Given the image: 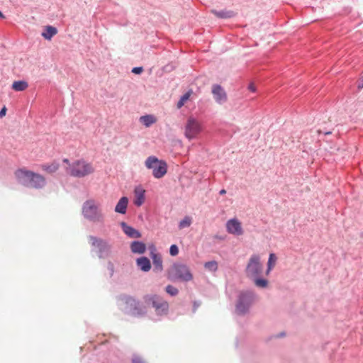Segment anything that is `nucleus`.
<instances>
[{
    "label": "nucleus",
    "mask_w": 363,
    "mask_h": 363,
    "mask_svg": "<svg viewBox=\"0 0 363 363\" xmlns=\"http://www.w3.org/2000/svg\"><path fill=\"white\" fill-rule=\"evenodd\" d=\"M82 214L90 221L103 223L104 215L94 200L86 201L82 206Z\"/></svg>",
    "instance_id": "nucleus-1"
},
{
    "label": "nucleus",
    "mask_w": 363,
    "mask_h": 363,
    "mask_svg": "<svg viewBox=\"0 0 363 363\" xmlns=\"http://www.w3.org/2000/svg\"><path fill=\"white\" fill-rule=\"evenodd\" d=\"M94 172L91 164L84 160H77L69 164L67 172L74 177L82 178Z\"/></svg>",
    "instance_id": "nucleus-2"
},
{
    "label": "nucleus",
    "mask_w": 363,
    "mask_h": 363,
    "mask_svg": "<svg viewBox=\"0 0 363 363\" xmlns=\"http://www.w3.org/2000/svg\"><path fill=\"white\" fill-rule=\"evenodd\" d=\"M120 298L125 304V309L132 315L142 316L147 313V311L145 310V307H143V305L133 297L123 295Z\"/></svg>",
    "instance_id": "nucleus-3"
},
{
    "label": "nucleus",
    "mask_w": 363,
    "mask_h": 363,
    "mask_svg": "<svg viewBox=\"0 0 363 363\" xmlns=\"http://www.w3.org/2000/svg\"><path fill=\"white\" fill-rule=\"evenodd\" d=\"M169 273L172 277L185 281H191L193 279V276L189 267L182 263L173 264L170 269Z\"/></svg>",
    "instance_id": "nucleus-4"
},
{
    "label": "nucleus",
    "mask_w": 363,
    "mask_h": 363,
    "mask_svg": "<svg viewBox=\"0 0 363 363\" xmlns=\"http://www.w3.org/2000/svg\"><path fill=\"white\" fill-rule=\"evenodd\" d=\"M89 240L92 247L98 249L97 254L99 258H105L111 253V245L104 240L93 236H89Z\"/></svg>",
    "instance_id": "nucleus-5"
},
{
    "label": "nucleus",
    "mask_w": 363,
    "mask_h": 363,
    "mask_svg": "<svg viewBox=\"0 0 363 363\" xmlns=\"http://www.w3.org/2000/svg\"><path fill=\"white\" fill-rule=\"evenodd\" d=\"M245 272L247 276L250 278H257L261 274L262 266L259 255H253L250 257Z\"/></svg>",
    "instance_id": "nucleus-6"
},
{
    "label": "nucleus",
    "mask_w": 363,
    "mask_h": 363,
    "mask_svg": "<svg viewBox=\"0 0 363 363\" xmlns=\"http://www.w3.org/2000/svg\"><path fill=\"white\" fill-rule=\"evenodd\" d=\"M254 295L251 292L242 293L236 306V311L238 314H244L248 310L252 303Z\"/></svg>",
    "instance_id": "nucleus-7"
},
{
    "label": "nucleus",
    "mask_w": 363,
    "mask_h": 363,
    "mask_svg": "<svg viewBox=\"0 0 363 363\" xmlns=\"http://www.w3.org/2000/svg\"><path fill=\"white\" fill-rule=\"evenodd\" d=\"M201 131V126L200 123L192 117L189 118L185 126V136L191 140L196 138Z\"/></svg>",
    "instance_id": "nucleus-8"
},
{
    "label": "nucleus",
    "mask_w": 363,
    "mask_h": 363,
    "mask_svg": "<svg viewBox=\"0 0 363 363\" xmlns=\"http://www.w3.org/2000/svg\"><path fill=\"white\" fill-rule=\"evenodd\" d=\"M34 173V172L28 170L26 168H18L14 172V176L19 184L28 187L30 178Z\"/></svg>",
    "instance_id": "nucleus-9"
},
{
    "label": "nucleus",
    "mask_w": 363,
    "mask_h": 363,
    "mask_svg": "<svg viewBox=\"0 0 363 363\" xmlns=\"http://www.w3.org/2000/svg\"><path fill=\"white\" fill-rule=\"evenodd\" d=\"M46 183V179L44 176L35 172L34 174L30 178L28 187L35 189H41L45 186Z\"/></svg>",
    "instance_id": "nucleus-10"
},
{
    "label": "nucleus",
    "mask_w": 363,
    "mask_h": 363,
    "mask_svg": "<svg viewBox=\"0 0 363 363\" xmlns=\"http://www.w3.org/2000/svg\"><path fill=\"white\" fill-rule=\"evenodd\" d=\"M226 229L230 234L235 235H241L243 234L241 223L237 218L228 220L226 223Z\"/></svg>",
    "instance_id": "nucleus-11"
},
{
    "label": "nucleus",
    "mask_w": 363,
    "mask_h": 363,
    "mask_svg": "<svg viewBox=\"0 0 363 363\" xmlns=\"http://www.w3.org/2000/svg\"><path fill=\"white\" fill-rule=\"evenodd\" d=\"M144 306L145 310L149 308H154L156 311L159 310V296L156 294H147L143 296Z\"/></svg>",
    "instance_id": "nucleus-12"
},
{
    "label": "nucleus",
    "mask_w": 363,
    "mask_h": 363,
    "mask_svg": "<svg viewBox=\"0 0 363 363\" xmlns=\"http://www.w3.org/2000/svg\"><path fill=\"white\" fill-rule=\"evenodd\" d=\"M145 165L147 169H152L154 177L159 179V159L157 157H148L145 162Z\"/></svg>",
    "instance_id": "nucleus-13"
},
{
    "label": "nucleus",
    "mask_w": 363,
    "mask_h": 363,
    "mask_svg": "<svg viewBox=\"0 0 363 363\" xmlns=\"http://www.w3.org/2000/svg\"><path fill=\"white\" fill-rule=\"evenodd\" d=\"M212 94L216 102L221 104L227 100V95L223 89L220 86L215 84L212 87Z\"/></svg>",
    "instance_id": "nucleus-14"
},
{
    "label": "nucleus",
    "mask_w": 363,
    "mask_h": 363,
    "mask_svg": "<svg viewBox=\"0 0 363 363\" xmlns=\"http://www.w3.org/2000/svg\"><path fill=\"white\" fill-rule=\"evenodd\" d=\"M121 228L124 233L130 238H141V233L132 226L128 225L125 222L121 223Z\"/></svg>",
    "instance_id": "nucleus-15"
},
{
    "label": "nucleus",
    "mask_w": 363,
    "mask_h": 363,
    "mask_svg": "<svg viewBox=\"0 0 363 363\" xmlns=\"http://www.w3.org/2000/svg\"><path fill=\"white\" fill-rule=\"evenodd\" d=\"M136 265L143 272H148L151 269L150 259L146 257H141L136 259Z\"/></svg>",
    "instance_id": "nucleus-16"
},
{
    "label": "nucleus",
    "mask_w": 363,
    "mask_h": 363,
    "mask_svg": "<svg viewBox=\"0 0 363 363\" xmlns=\"http://www.w3.org/2000/svg\"><path fill=\"white\" fill-rule=\"evenodd\" d=\"M130 250L134 254H143L146 250V245L141 241H133L130 244Z\"/></svg>",
    "instance_id": "nucleus-17"
},
{
    "label": "nucleus",
    "mask_w": 363,
    "mask_h": 363,
    "mask_svg": "<svg viewBox=\"0 0 363 363\" xmlns=\"http://www.w3.org/2000/svg\"><path fill=\"white\" fill-rule=\"evenodd\" d=\"M134 193L135 196L134 203L137 206H140L145 201V190L141 187H135Z\"/></svg>",
    "instance_id": "nucleus-18"
},
{
    "label": "nucleus",
    "mask_w": 363,
    "mask_h": 363,
    "mask_svg": "<svg viewBox=\"0 0 363 363\" xmlns=\"http://www.w3.org/2000/svg\"><path fill=\"white\" fill-rule=\"evenodd\" d=\"M128 199L125 196H123L120 199L118 203L115 207V211L121 214H125L126 213V209L128 206Z\"/></svg>",
    "instance_id": "nucleus-19"
},
{
    "label": "nucleus",
    "mask_w": 363,
    "mask_h": 363,
    "mask_svg": "<svg viewBox=\"0 0 363 363\" xmlns=\"http://www.w3.org/2000/svg\"><path fill=\"white\" fill-rule=\"evenodd\" d=\"M57 33V29L52 26L45 27L42 33L43 37L46 40H50Z\"/></svg>",
    "instance_id": "nucleus-20"
},
{
    "label": "nucleus",
    "mask_w": 363,
    "mask_h": 363,
    "mask_svg": "<svg viewBox=\"0 0 363 363\" xmlns=\"http://www.w3.org/2000/svg\"><path fill=\"white\" fill-rule=\"evenodd\" d=\"M28 86V84L27 82L21 80V81H15L12 84L11 88L16 91H22L26 90Z\"/></svg>",
    "instance_id": "nucleus-21"
},
{
    "label": "nucleus",
    "mask_w": 363,
    "mask_h": 363,
    "mask_svg": "<svg viewBox=\"0 0 363 363\" xmlns=\"http://www.w3.org/2000/svg\"><path fill=\"white\" fill-rule=\"evenodd\" d=\"M140 121L145 126L150 127L157 121V119L152 115H145L140 118Z\"/></svg>",
    "instance_id": "nucleus-22"
},
{
    "label": "nucleus",
    "mask_w": 363,
    "mask_h": 363,
    "mask_svg": "<svg viewBox=\"0 0 363 363\" xmlns=\"http://www.w3.org/2000/svg\"><path fill=\"white\" fill-rule=\"evenodd\" d=\"M59 164L57 162H52L50 164H43L42 169L48 172V173H54L59 169Z\"/></svg>",
    "instance_id": "nucleus-23"
},
{
    "label": "nucleus",
    "mask_w": 363,
    "mask_h": 363,
    "mask_svg": "<svg viewBox=\"0 0 363 363\" xmlns=\"http://www.w3.org/2000/svg\"><path fill=\"white\" fill-rule=\"evenodd\" d=\"M192 94V91H189L186 94H184L179 99V101L177 103V108H182L185 103L189 99L191 95Z\"/></svg>",
    "instance_id": "nucleus-24"
},
{
    "label": "nucleus",
    "mask_w": 363,
    "mask_h": 363,
    "mask_svg": "<svg viewBox=\"0 0 363 363\" xmlns=\"http://www.w3.org/2000/svg\"><path fill=\"white\" fill-rule=\"evenodd\" d=\"M277 262V257L274 253H271L269 257L268 262H267V273L269 274V272L272 269V268L274 267Z\"/></svg>",
    "instance_id": "nucleus-25"
},
{
    "label": "nucleus",
    "mask_w": 363,
    "mask_h": 363,
    "mask_svg": "<svg viewBox=\"0 0 363 363\" xmlns=\"http://www.w3.org/2000/svg\"><path fill=\"white\" fill-rule=\"evenodd\" d=\"M217 17L222 18H231L234 16V13L233 11H212Z\"/></svg>",
    "instance_id": "nucleus-26"
},
{
    "label": "nucleus",
    "mask_w": 363,
    "mask_h": 363,
    "mask_svg": "<svg viewBox=\"0 0 363 363\" xmlns=\"http://www.w3.org/2000/svg\"><path fill=\"white\" fill-rule=\"evenodd\" d=\"M192 223V218L189 216H185L179 223V228L183 229L189 227Z\"/></svg>",
    "instance_id": "nucleus-27"
},
{
    "label": "nucleus",
    "mask_w": 363,
    "mask_h": 363,
    "mask_svg": "<svg viewBox=\"0 0 363 363\" xmlns=\"http://www.w3.org/2000/svg\"><path fill=\"white\" fill-rule=\"evenodd\" d=\"M204 267L210 272H216L218 269V263L216 261L207 262L204 264Z\"/></svg>",
    "instance_id": "nucleus-28"
},
{
    "label": "nucleus",
    "mask_w": 363,
    "mask_h": 363,
    "mask_svg": "<svg viewBox=\"0 0 363 363\" xmlns=\"http://www.w3.org/2000/svg\"><path fill=\"white\" fill-rule=\"evenodd\" d=\"M149 249L150 250L154 264L155 265H158L159 264V258L157 257V255L155 253V251H156L155 246L153 245H150Z\"/></svg>",
    "instance_id": "nucleus-29"
},
{
    "label": "nucleus",
    "mask_w": 363,
    "mask_h": 363,
    "mask_svg": "<svg viewBox=\"0 0 363 363\" xmlns=\"http://www.w3.org/2000/svg\"><path fill=\"white\" fill-rule=\"evenodd\" d=\"M131 363H147L146 361L140 355L133 354L131 357Z\"/></svg>",
    "instance_id": "nucleus-30"
},
{
    "label": "nucleus",
    "mask_w": 363,
    "mask_h": 363,
    "mask_svg": "<svg viewBox=\"0 0 363 363\" xmlns=\"http://www.w3.org/2000/svg\"><path fill=\"white\" fill-rule=\"evenodd\" d=\"M255 285L258 287L264 288L267 286L268 281L266 279L255 278Z\"/></svg>",
    "instance_id": "nucleus-31"
},
{
    "label": "nucleus",
    "mask_w": 363,
    "mask_h": 363,
    "mask_svg": "<svg viewBox=\"0 0 363 363\" xmlns=\"http://www.w3.org/2000/svg\"><path fill=\"white\" fill-rule=\"evenodd\" d=\"M166 291L171 296H176L178 294V289L172 285H168L166 287Z\"/></svg>",
    "instance_id": "nucleus-32"
},
{
    "label": "nucleus",
    "mask_w": 363,
    "mask_h": 363,
    "mask_svg": "<svg viewBox=\"0 0 363 363\" xmlns=\"http://www.w3.org/2000/svg\"><path fill=\"white\" fill-rule=\"evenodd\" d=\"M167 173V164L165 162L160 160V177Z\"/></svg>",
    "instance_id": "nucleus-33"
},
{
    "label": "nucleus",
    "mask_w": 363,
    "mask_h": 363,
    "mask_svg": "<svg viewBox=\"0 0 363 363\" xmlns=\"http://www.w3.org/2000/svg\"><path fill=\"white\" fill-rule=\"evenodd\" d=\"M178 253H179L178 247L176 245H171L170 249H169V254L172 256H176L178 255Z\"/></svg>",
    "instance_id": "nucleus-34"
},
{
    "label": "nucleus",
    "mask_w": 363,
    "mask_h": 363,
    "mask_svg": "<svg viewBox=\"0 0 363 363\" xmlns=\"http://www.w3.org/2000/svg\"><path fill=\"white\" fill-rule=\"evenodd\" d=\"M169 305L167 302L163 301L160 303V313H166L168 311Z\"/></svg>",
    "instance_id": "nucleus-35"
},
{
    "label": "nucleus",
    "mask_w": 363,
    "mask_h": 363,
    "mask_svg": "<svg viewBox=\"0 0 363 363\" xmlns=\"http://www.w3.org/2000/svg\"><path fill=\"white\" fill-rule=\"evenodd\" d=\"M143 71V67H135L133 68V69H132V72L135 74H139L142 73Z\"/></svg>",
    "instance_id": "nucleus-36"
},
{
    "label": "nucleus",
    "mask_w": 363,
    "mask_h": 363,
    "mask_svg": "<svg viewBox=\"0 0 363 363\" xmlns=\"http://www.w3.org/2000/svg\"><path fill=\"white\" fill-rule=\"evenodd\" d=\"M174 68V66L173 65H169L164 67V71L165 72H169L172 70Z\"/></svg>",
    "instance_id": "nucleus-37"
},
{
    "label": "nucleus",
    "mask_w": 363,
    "mask_h": 363,
    "mask_svg": "<svg viewBox=\"0 0 363 363\" xmlns=\"http://www.w3.org/2000/svg\"><path fill=\"white\" fill-rule=\"evenodd\" d=\"M108 269L111 271V274L112 275L113 273V269H114V267H113V264L112 262H109L108 263Z\"/></svg>",
    "instance_id": "nucleus-38"
},
{
    "label": "nucleus",
    "mask_w": 363,
    "mask_h": 363,
    "mask_svg": "<svg viewBox=\"0 0 363 363\" xmlns=\"http://www.w3.org/2000/svg\"><path fill=\"white\" fill-rule=\"evenodd\" d=\"M6 108L4 106L1 110L0 111V118L4 117L6 115Z\"/></svg>",
    "instance_id": "nucleus-39"
},
{
    "label": "nucleus",
    "mask_w": 363,
    "mask_h": 363,
    "mask_svg": "<svg viewBox=\"0 0 363 363\" xmlns=\"http://www.w3.org/2000/svg\"><path fill=\"white\" fill-rule=\"evenodd\" d=\"M248 89L252 92H255L256 91V88H255V86L254 84L251 83L249 86H248Z\"/></svg>",
    "instance_id": "nucleus-40"
},
{
    "label": "nucleus",
    "mask_w": 363,
    "mask_h": 363,
    "mask_svg": "<svg viewBox=\"0 0 363 363\" xmlns=\"http://www.w3.org/2000/svg\"><path fill=\"white\" fill-rule=\"evenodd\" d=\"M6 17L4 13L0 11V18L4 19Z\"/></svg>",
    "instance_id": "nucleus-41"
},
{
    "label": "nucleus",
    "mask_w": 363,
    "mask_h": 363,
    "mask_svg": "<svg viewBox=\"0 0 363 363\" xmlns=\"http://www.w3.org/2000/svg\"><path fill=\"white\" fill-rule=\"evenodd\" d=\"M226 193V191L225 189H222L220 191V194L223 195Z\"/></svg>",
    "instance_id": "nucleus-42"
},
{
    "label": "nucleus",
    "mask_w": 363,
    "mask_h": 363,
    "mask_svg": "<svg viewBox=\"0 0 363 363\" xmlns=\"http://www.w3.org/2000/svg\"><path fill=\"white\" fill-rule=\"evenodd\" d=\"M63 162H64L65 163H67V164H70L68 159H64V160H63Z\"/></svg>",
    "instance_id": "nucleus-43"
},
{
    "label": "nucleus",
    "mask_w": 363,
    "mask_h": 363,
    "mask_svg": "<svg viewBox=\"0 0 363 363\" xmlns=\"http://www.w3.org/2000/svg\"><path fill=\"white\" fill-rule=\"evenodd\" d=\"M362 86H363V83H362Z\"/></svg>",
    "instance_id": "nucleus-44"
}]
</instances>
